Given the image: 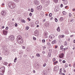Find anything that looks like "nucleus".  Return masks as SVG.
Returning <instances> with one entry per match:
<instances>
[{"label":"nucleus","mask_w":75,"mask_h":75,"mask_svg":"<svg viewBox=\"0 0 75 75\" xmlns=\"http://www.w3.org/2000/svg\"><path fill=\"white\" fill-rule=\"evenodd\" d=\"M8 6L10 8H11L12 9H13V8H15V7H16L14 3L12 2H11L8 3Z\"/></svg>","instance_id":"1"},{"label":"nucleus","mask_w":75,"mask_h":75,"mask_svg":"<svg viewBox=\"0 0 75 75\" xmlns=\"http://www.w3.org/2000/svg\"><path fill=\"white\" fill-rule=\"evenodd\" d=\"M20 37V35L18 36L17 38V41L18 43L19 44H21L23 43V40H22V38L21 36Z\"/></svg>","instance_id":"2"},{"label":"nucleus","mask_w":75,"mask_h":75,"mask_svg":"<svg viewBox=\"0 0 75 75\" xmlns=\"http://www.w3.org/2000/svg\"><path fill=\"white\" fill-rule=\"evenodd\" d=\"M8 39L9 40H11V41H13L14 40V36L13 35H11L8 37Z\"/></svg>","instance_id":"3"},{"label":"nucleus","mask_w":75,"mask_h":75,"mask_svg":"<svg viewBox=\"0 0 75 75\" xmlns=\"http://www.w3.org/2000/svg\"><path fill=\"white\" fill-rule=\"evenodd\" d=\"M6 11H2L1 14V16H4L5 15H6Z\"/></svg>","instance_id":"4"},{"label":"nucleus","mask_w":75,"mask_h":75,"mask_svg":"<svg viewBox=\"0 0 75 75\" xmlns=\"http://www.w3.org/2000/svg\"><path fill=\"white\" fill-rule=\"evenodd\" d=\"M4 71L2 70L1 69H0V74L1 75H4Z\"/></svg>","instance_id":"5"},{"label":"nucleus","mask_w":75,"mask_h":75,"mask_svg":"<svg viewBox=\"0 0 75 75\" xmlns=\"http://www.w3.org/2000/svg\"><path fill=\"white\" fill-rule=\"evenodd\" d=\"M49 38L50 39H54L55 38V36L53 34H51L50 35Z\"/></svg>","instance_id":"6"},{"label":"nucleus","mask_w":75,"mask_h":75,"mask_svg":"<svg viewBox=\"0 0 75 75\" xmlns=\"http://www.w3.org/2000/svg\"><path fill=\"white\" fill-rule=\"evenodd\" d=\"M7 33V31L6 30H3V34L5 35H6Z\"/></svg>","instance_id":"7"},{"label":"nucleus","mask_w":75,"mask_h":75,"mask_svg":"<svg viewBox=\"0 0 75 75\" xmlns=\"http://www.w3.org/2000/svg\"><path fill=\"white\" fill-rule=\"evenodd\" d=\"M59 57L60 58H62L64 57V54L61 53L59 54Z\"/></svg>","instance_id":"8"},{"label":"nucleus","mask_w":75,"mask_h":75,"mask_svg":"<svg viewBox=\"0 0 75 75\" xmlns=\"http://www.w3.org/2000/svg\"><path fill=\"white\" fill-rule=\"evenodd\" d=\"M37 10H41L42 8V6H39L37 7Z\"/></svg>","instance_id":"9"},{"label":"nucleus","mask_w":75,"mask_h":75,"mask_svg":"<svg viewBox=\"0 0 75 75\" xmlns=\"http://www.w3.org/2000/svg\"><path fill=\"white\" fill-rule=\"evenodd\" d=\"M35 4L37 5H39V4H40V2L38 1H36L35 2Z\"/></svg>","instance_id":"10"},{"label":"nucleus","mask_w":75,"mask_h":75,"mask_svg":"<svg viewBox=\"0 0 75 75\" xmlns=\"http://www.w3.org/2000/svg\"><path fill=\"white\" fill-rule=\"evenodd\" d=\"M55 43H57L56 40H53L51 42L52 44H55Z\"/></svg>","instance_id":"11"},{"label":"nucleus","mask_w":75,"mask_h":75,"mask_svg":"<svg viewBox=\"0 0 75 75\" xmlns=\"http://www.w3.org/2000/svg\"><path fill=\"white\" fill-rule=\"evenodd\" d=\"M54 71H57L58 69V68L56 66L54 67Z\"/></svg>","instance_id":"12"},{"label":"nucleus","mask_w":75,"mask_h":75,"mask_svg":"<svg viewBox=\"0 0 75 75\" xmlns=\"http://www.w3.org/2000/svg\"><path fill=\"white\" fill-rule=\"evenodd\" d=\"M40 15H41L42 17H44V12H41L40 13Z\"/></svg>","instance_id":"13"},{"label":"nucleus","mask_w":75,"mask_h":75,"mask_svg":"<svg viewBox=\"0 0 75 75\" xmlns=\"http://www.w3.org/2000/svg\"><path fill=\"white\" fill-rule=\"evenodd\" d=\"M54 10L56 12H57V11H59V8H55Z\"/></svg>","instance_id":"14"},{"label":"nucleus","mask_w":75,"mask_h":75,"mask_svg":"<svg viewBox=\"0 0 75 75\" xmlns=\"http://www.w3.org/2000/svg\"><path fill=\"white\" fill-rule=\"evenodd\" d=\"M63 20H64V18H63L62 17H61L59 19V20H60V21H63Z\"/></svg>","instance_id":"15"},{"label":"nucleus","mask_w":75,"mask_h":75,"mask_svg":"<svg viewBox=\"0 0 75 75\" xmlns=\"http://www.w3.org/2000/svg\"><path fill=\"white\" fill-rule=\"evenodd\" d=\"M0 69H1L3 70L4 71L5 70V67H2Z\"/></svg>","instance_id":"16"},{"label":"nucleus","mask_w":75,"mask_h":75,"mask_svg":"<svg viewBox=\"0 0 75 75\" xmlns=\"http://www.w3.org/2000/svg\"><path fill=\"white\" fill-rule=\"evenodd\" d=\"M64 4H68V1L67 0L65 1L64 3Z\"/></svg>","instance_id":"17"},{"label":"nucleus","mask_w":75,"mask_h":75,"mask_svg":"<svg viewBox=\"0 0 75 75\" xmlns=\"http://www.w3.org/2000/svg\"><path fill=\"white\" fill-rule=\"evenodd\" d=\"M60 28L59 27L57 29V31H58V32H59V31H60Z\"/></svg>","instance_id":"18"},{"label":"nucleus","mask_w":75,"mask_h":75,"mask_svg":"<svg viewBox=\"0 0 75 75\" xmlns=\"http://www.w3.org/2000/svg\"><path fill=\"white\" fill-rule=\"evenodd\" d=\"M61 71H62V68H61L60 69L59 74H60V75H61V74H62V72H61Z\"/></svg>","instance_id":"19"},{"label":"nucleus","mask_w":75,"mask_h":75,"mask_svg":"<svg viewBox=\"0 0 75 75\" xmlns=\"http://www.w3.org/2000/svg\"><path fill=\"white\" fill-rule=\"evenodd\" d=\"M54 2V3H57L58 2V0H53Z\"/></svg>","instance_id":"20"},{"label":"nucleus","mask_w":75,"mask_h":75,"mask_svg":"<svg viewBox=\"0 0 75 75\" xmlns=\"http://www.w3.org/2000/svg\"><path fill=\"white\" fill-rule=\"evenodd\" d=\"M41 2L42 3H44L45 2V0H41Z\"/></svg>","instance_id":"21"},{"label":"nucleus","mask_w":75,"mask_h":75,"mask_svg":"<svg viewBox=\"0 0 75 75\" xmlns=\"http://www.w3.org/2000/svg\"><path fill=\"white\" fill-rule=\"evenodd\" d=\"M21 22H22V23H25V21L23 19L21 20Z\"/></svg>","instance_id":"22"},{"label":"nucleus","mask_w":75,"mask_h":75,"mask_svg":"<svg viewBox=\"0 0 75 75\" xmlns=\"http://www.w3.org/2000/svg\"><path fill=\"white\" fill-rule=\"evenodd\" d=\"M29 28V27L28 26L26 27L25 28L26 30H28V29Z\"/></svg>","instance_id":"23"},{"label":"nucleus","mask_w":75,"mask_h":75,"mask_svg":"<svg viewBox=\"0 0 75 75\" xmlns=\"http://www.w3.org/2000/svg\"><path fill=\"white\" fill-rule=\"evenodd\" d=\"M46 3H47V4H49V3H50V2L48 1V0H46Z\"/></svg>","instance_id":"24"},{"label":"nucleus","mask_w":75,"mask_h":75,"mask_svg":"<svg viewBox=\"0 0 75 75\" xmlns=\"http://www.w3.org/2000/svg\"><path fill=\"white\" fill-rule=\"evenodd\" d=\"M47 45H48V46H51V43H50L49 42H48L47 43Z\"/></svg>","instance_id":"25"},{"label":"nucleus","mask_w":75,"mask_h":75,"mask_svg":"<svg viewBox=\"0 0 75 75\" xmlns=\"http://www.w3.org/2000/svg\"><path fill=\"white\" fill-rule=\"evenodd\" d=\"M51 53H49L47 57H51Z\"/></svg>","instance_id":"26"},{"label":"nucleus","mask_w":75,"mask_h":75,"mask_svg":"<svg viewBox=\"0 0 75 75\" xmlns=\"http://www.w3.org/2000/svg\"><path fill=\"white\" fill-rule=\"evenodd\" d=\"M39 23V22H38V21H36L35 23V24H36V25H37V24H38Z\"/></svg>","instance_id":"27"},{"label":"nucleus","mask_w":75,"mask_h":75,"mask_svg":"<svg viewBox=\"0 0 75 75\" xmlns=\"http://www.w3.org/2000/svg\"><path fill=\"white\" fill-rule=\"evenodd\" d=\"M67 42H64V45H65V46H67Z\"/></svg>","instance_id":"28"},{"label":"nucleus","mask_w":75,"mask_h":75,"mask_svg":"<svg viewBox=\"0 0 75 75\" xmlns=\"http://www.w3.org/2000/svg\"><path fill=\"white\" fill-rule=\"evenodd\" d=\"M36 56L37 57H40V54L38 53H37L36 54Z\"/></svg>","instance_id":"29"},{"label":"nucleus","mask_w":75,"mask_h":75,"mask_svg":"<svg viewBox=\"0 0 75 75\" xmlns=\"http://www.w3.org/2000/svg\"><path fill=\"white\" fill-rule=\"evenodd\" d=\"M8 63L7 62H4V64L5 65H6L8 64Z\"/></svg>","instance_id":"30"},{"label":"nucleus","mask_w":75,"mask_h":75,"mask_svg":"<svg viewBox=\"0 0 75 75\" xmlns=\"http://www.w3.org/2000/svg\"><path fill=\"white\" fill-rule=\"evenodd\" d=\"M35 34H37V35H38V31H35Z\"/></svg>","instance_id":"31"},{"label":"nucleus","mask_w":75,"mask_h":75,"mask_svg":"<svg viewBox=\"0 0 75 75\" xmlns=\"http://www.w3.org/2000/svg\"><path fill=\"white\" fill-rule=\"evenodd\" d=\"M63 14L64 15H66V12L65 11H64L63 12Z\"/></svg>","instance_id":"32"},{"label":"nucleus","mask_w":75,"mask_h":75,"mask_svg":"<svg viewBox=\"0 0 75 75\" xmlns=\"http://www.w3.org/2000/svg\"><path fill=\"white\" fill-rule=\"evenodd\" d=\"M14 1L16 3H18L19 1V0H14Z\"/></svg>","instance_id":"33"},{"label":"nucleus","mask_w":75,"mask_h":75,"mask_svg":"<svg viewBox=\"0 0 75 75\" xmlns=\"http://www.w3.org/2000/svg\"><path fill=\"white\" fill-rule=\"evenodd\" d=\"M17 61V57H16L14 60V62H16Z\"/></svg>","instance_id":"34"},{"label":"nucleus","mask_w":75,"mask_h":75,"mask_svg":"<svg viewBox=\"0 0 75 75\" xmlns=\"http://www.w3.org/2000/svg\"><path fill=\"white\" fill-rule=\"evenodd\" d=\"M69 17H71V16H72V15L71 14V13H69Z\"/></svg>","instance_id":"35"},{"label":"nucleus","mask_w":75,"mask_h":75,"mask_svg":"<svg viewBox=\"0 0 75 75\" xmlns=\"http://www.w3.org/2000/svg\"><path fill=\"white\" fill-rule=\"evenodd\" d=\"M49 16L50 17H51L52 16V13H50Z\"/></svg>","instance_id":"36"},{"label":"nucleus","mask_w":75,"mask_h":75,"mask_svg":"<svg viewBox=\"0 0 75 75\" xmlns=\"http://www.w3.org/2000/svg\"><path fill=\"white\" fill-rule=\"evenodd\" d=\"M59 39H61V38H62V35H59Z\"/></svg>","instance_id":"37"},{"label":"nucleus","mask_w":75,"mask_h":75,"mask_svg":"<svg viewBox=\"0 0 75 75\" xmlns=\"http://www.w3.org/2000/svg\"><path fill=\"white\" fill-rule=\"evenodd\" d=\"M22 49H25V47L24 46H22Z\"/></svg>","instance_id":"38"},{"label":"nucleus","mask_w":75,"mask_h":75,"mask_svg":"<svg viewBox=\"0 0 75 75\" xmlns=\"http://www.w3.org/2000/svg\"><path fill=\"white\" fill-rule=\"evenodd\" d=\"M56 60V59H55V58H54L53 59V62H54V61H55Z\"/></svg>","instance_id":"39"},{"label":"nucleus","mask_w":75,"mask_h":75,"mask_svg":"<svg viewBox=\"0 0 75 75\" xmlns=\"http://www.w3.org/2000/svg\"><path fill=\"white\" fill-rule=\"evenodd\" d=\"M60 49H61V50L63 49V45H62L61 46Z\"/></svg>","instance_id":"40"},{"label":"nucleus","mask_w":75,"mask_h":75,"mask_svg":"<svg viewBox=\"0 0 75 75\" xmlns=\"http://www.w3.org/2000/svg\"><path fill=\"white\" fill-rule=\"evenodd\" d=\"M42 42H43V43H44L45 42V40L44 39H43L42 40Z\"/></svg>","instance_id":"41"},{"label":"nucleus","mask_w":75,"mask_h":75,"mask_svg":"<svg viewBox=\"0 0 75 75\" xmlns=\"http://www.w3.org/2000/svg\"><path fill=\"white\" fill-rule=\"evenodd\" d=\"M31 12H33V11H34V10H33V8H32L31 9Z\"/></svg>","instance_id":"42"},{"label":"nucleus","mask_w":75,"mask_h":75,"mask_svg":"<svg viewBox=\"0 0 75 75\" xmlns=\"http://www.w3.org/2000/svg\"><path fill=\"white\" fill-rule=\"evenodd\" d=\"M15 27H17V23H16L15 24Z\"/></svg>","instance_id":"43"},{"label":"nucleus","mask_w":75,"mask_h":75,"mask_svg":"<svg viewBox=\"0 0 75 75\" xmlns=\"http://www.w3.org/2000/svg\"><path fill=\"white\" fill-rule=\"evenodd\" d=\"M32 14H32V13H30V14H29V16H32Z\"/></svg>","instance_id":"44"},{"label":"nucleus","mask_w":75,"mask_h":75,"mask_svg":"<svg viewBox=\"0 0 75 75\" xmlns=\"http://www.w3.org/2000/svg\"><path fill=\"white\" fill-rule=\"evenodd\" d=\"M55 20L56 21V22H57V21H58V19H57V18H56L55 19Z\"/></svg>","instance_id":"45"},{"label":"nucleus","mask_w":75,"mask_h":75,"mask_svg":"<svg viewBox=\"0 0 75 75\" xmlns=\"http://www.w3.org/2000/svg\"><path fill=\"white\" fill-rule=\"evenodd\" d=\"M63 5L62 4H61L60 5V7H63Z\"/></svg>","instance_id":"46"},{"label":"nucleus","mask_w":75,"mask_h":75,"mask_svg":"<svg viewBox=\"0 0 75 75\" xmlns=\"http://www.w3.org/2000/svg\"><path fill=\"white\" fill-rule=\"evenodd\" d=\"M8 29V27H6V30H7Z\"/></svg>","instance_id":"47"},{"label":"nucleus","mask_w":75,"mask_h":75,"mask_svg":"<svg viewBox=\"0 0 75 75\" xmlns=\"http://www.w3.org/2000/svg\"><path fill=\"white\" fill-rule=\"evenodd\" d=\"M68 48V47L65 48H63L64 49V50H67Z\"/></svg>","instance_id":"48"},{"label":"nucleus","mask_w":75,"mask_h":75,"mask_svg":"<svg viewBox=\"0 0 75 75\" xmlns=\"http://www.w3.org/2000/svg\"><path fill=\"white\" fill-rule=\"evenodd\" d=\"M74 21V19H72L70 21L71 22H72V21Z\"/></svg>","instance_id":"49"},{"label":"nucleus","mask_w":75,"mask_h":75,"mask_svg":"<svg viewBox=\"0 0 75 75\" xmlns=\"http://www.w3.org/2000/svg\"><path fill=\"white\" fill-rule=\"evenodd\" d=\"M65 67H68V65L67 64H65Z\"/></svg>","instance_id":"50"},{"label":"nucleus","mask_w":75,"mask_h":75,"mask_svg":"<svg viewBox=\"0 0 75 75\" xmlns=\"http://www.w3.org/2000/svg\"><path fill=\"white\" fill-rule=\"evenodd\" d=\"M34 40H36V38H33Z\"/></svg>","instance_id":"51"},{"label":"nucleus","mask_w":75,"mask_h":75,"mask_svg":"<svg viewBox=\"0 0 75 75\" xmlns=\"http://www.w3.org/2000/svg\"><path fill=\"white\" fill-rule=\"evenodd\" d=\"M57 47H58L57 45H56L55 47V48L56 49L57 48Z\"/></svg>","instance_id":"52"},{"label":"nucleus","mask_w":75,"mask_h":75,"mask_svg":"<svg viewBox=\"0 0 75 75\" xmlns=\"http://www.w3.org/2000/svg\"><path fill=\"white\" fill-rule=\"evenodd\" d=\"M62 62H63V63H65V62H66L65 61V60H63V61H62Z\"/></svg>","instance_id":"53"},{"label":"nucleus","mask_w":75,"mask_h":75,"mask_svg":"<svg viewBox=\"0 0 75 75\" xmlns=\"http://www.w3.org/2000/svg\"><path fill=\"white\" fill-rule=\"evenodd\" d=\"M62 35V38H63L64 37V35Z\"/></svg>","instance_id":"54"},{"label":"nucleus","mask_w":75,"mask_h":75,"mask_svg":"<svg viewBox=\"0 0 75 75\" xmlns=\"http://www.w3.org/2000/svg\"><path fill=\"white\" fill-rule=\"evenodd\" d=\"M42 54H45V52H42Z\"/></svg>","instance_id":"55"},{"label":"nucleus","mask_w":75,"mask_h":75,"mask_svg":"<svg viewBox=\"0 0 75 75\" xmlns=\"http://www.w3.org/2000/svg\"><path fill=\"white\" fill-rule=\"evenodd\" d=\"M1 59H2V58L1 57H0V61L1 60Z\"/></svg>","instance_id":"56"},{"label":"nucleus","mask_w":75,"mask_h":75,"mask_svg":"<svg viewBox=\"0 0 75 75\" xmlns=\"http://www.w3.org/2000/svg\"><path fill=\"white\" fill-rule=\"evenodd\" d=\"M33 73H35V70H33Z\"/></svg>","instance_id":"57"},{"label":"nucleus","mask_w":75,"mask_h":75,"mask_svg":"<svg viewBox=\"0 0 75 75\" xmlns=\"http://www.w3.org/2000/svg\"><path fill=\"white\" fill-rule=\"evenodd\" d=\"M68 41H70V38H69L68 39Z\"/></svg>","instance_id":"58"},{"label":"nucleus","mask_w":75,"mask_h":75,"mask_svg":"<svg viewBox=\"0 0 75 75\" xmlns=\"http://www.w3.org/2000/svg\"><path fill=\"white\" fill-rule=\"evenodd\" d=\"M36 27L37 28L39 27V25H37V26H36Z\"/></svg>","instance_id":"59"},{"label":"nucleus","mask_w":75,"mask_h":75,"mask_svg":"<svg viewBox=\"0 0 75 75\" xmlns=\"http://www.w3.org/2000/svg\"><path fill=\"white\" fill-rule=\"evenodd\" d=\"M4 4H2V5L3 6H4Z\"/></svg>","instance_id":"60"},{"label":"nucleus","mask_w":75,"mask_h":75,"mask_svg":"<svg viewBox=\"0 0 75 75\" xmlns=\"http://www.w3.org/2000/svg\"><path fill=\"white\" fill-rule=\"evenodd\" d=\"M73 42H74V43H75V40H73Z\"/></svg>","instance_id":"61"},{"label":"nucleus","mask_w":75,"mask_h":75,"mask_svg":"<svg viewBox=\"0 0 75 75\" xmlns=\"http://www.w3.org/2000/svg\"><path fill=\"white\" fill-rule=\"evenodd\" d=\"M68 7V6H66L65 7V8H67Z\"/></svg>","instance_id":"62"},{"label":"nucleus","mask_w":75,"mask_h":75,"mask_svg":"<svg viewBox=\"0 0 75 75\" xmlns=\"http://www.w3.org/2000/svg\"><path fill=\"white\" fill-rule=\"evenodd\" d=\"M62 75H65V74H64V73H63V74L62 73Z\"/></svg>","instance_id":"63"},{"label":"nucleus","mask_w":75,"mask_h":75,"mask_svg":"<svg viewBox=\"0 0 75 75\" xmlns=\"http://www.w3.org/2000/svg\"><path fill=\"white\" fill-rule=\"evenodd\" d=\"M75 9L74 8L73 9V11H75Z\"/></svg>","instance_id":"64"}]
</instances>
